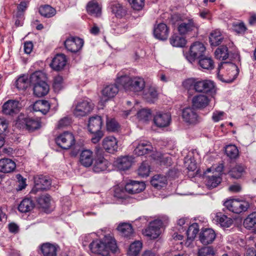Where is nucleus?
Instances as JSON below:
<instances>
[{
  "instance_id": "f257e3e1",
  "label": "nucleus",
  "mask_w": 256,
  "mask_h": 256,
  "mask_svg": "<svg viewBox=\"0 0 256 256\" xmlns=\"http://www.w3.org/2000/svg\"><path fill=\"white\" fill-rule=\"evenodd\" d=\"M182 86L190 96H192L194 92L208 93L214 88L212 81L208 80H198L194 78L186 80L182 82Z\"/></svg>"
},
{
  "instance_id": "f03ea898",
  "label": "nucleus",
  "mask_w": 256,
  "mask_h": 256,
  "mask_svg": "<svg viewBox=\"0 0 256 256\" xmlns=\"http://www.w3.org/2000/svg\"><path fill=\"white\" fill-rule=\"evenodd\" d=\"M93 253L106 256L110 251H116L117 246L115 240L110 234L106 235L102 240H96L91 242L89 246Z\"/></svg>"
},
{
  "instance_id": "7ed1b4c3",
  "label": "nucleus",
  "mask_w": 256,
  "mask_h": 256,
  "mask_svg": "<svg viewBox=\"0 0 256 256\" xmlns=\"http://www.w3.org/2000/svg\"><path fill=\"white\" fill-rule=\"evenodd\" d=\"M116 82L126 90L134 92H142L146 87L144 79L138 76L130 78L126 75L118 76Z\"/></svg>"
},
{
  "instance_id": "20e7f679",
  "label": "nucleus",
  "mask_w": 256,
  "mask_h": 256,
  "mask_svg": "<svg viewBox=\"0 0 256 256\" xmlns=\"http://www.w3.org/2000/svg\"><path fill=\"white\" fill-rule=\"evenodd\" d=\"M45 80L44 74L40 71L34 72L30 78V82L34 86V93L38 97L44 96L49 92V86Z\"/></svg>"
},
{
  "instance_id": "39448f33",
  "label": "nucleus",
  "mask_w": 256,
  "mask_h": 256,
  "mask_svg": "<svg viewBox=\"0 0 256 256\" xmlns=\"http://www.w3.org/2000/svg\"><path fill=\"white\" fill-rule=\"evenodd\" d=\"M239 71L238 66L232 62H221L218 68V77L223 82H231L236 78Z\"/></svg>"
},
{
  "instance_id": "423d86ee",
  "label": "nucleus",
  "mask_w": 256,
  "mask_h": 256,
  "mask_svg": "<svg viewBox=\"0 0 256 256\" xmlns=\"http://www.w3.org/2000/svg\"><path fill=\"white\" fill-rule=\"evenodd\" d=\"M224 206L229 210L236 214L246 212L250 208V204L248 202L238 199L228 200L224 202Z\"/></svg>"
},
{
  "instance_id": "0eeeda50",
  "label": "nucleus",
  "mask_w": 256,
  "mask_h": 256,
  "mask_svg": "<svg viewBox=\"0 0 256 256\" xmlns=\"http://www.w3.org/2000/svg\"><path fill=\"white\" fill-rule=\"evenodd\" d=\"M94 107V105L90 100H84L77 103L73 110V114L76 116H84L89 114Z\"/></svg>"
},
{
  "instance_id": "6e6552de",
  "label": "nucleus",
  "mask_w": 256,
  "mask_h": 256,
  "mask_svg": "<svg viewBox=\"0 0 256 256\" xmlns=\"http://www.w3.org/2000/svg\"><path fill=\"white\" fill-rule=\"evenodd\" d=\"M56 142L62 148L68 150L74 144L75 139L72 134L66 132L58 136Z\"/></svg>"
},
{
  "instance_id": "1a4fd4ad",
  "label": "nucleus",
  "mask_w": 256,
  "mask_h": 256,
  "mask_svg": "<svg viewBox=\"0 0 256 256\" xmlns=\"http://www.w3.org/2000/svg\"><path fill=\"white\" fill-rule=\"evenodd\" d=\"M206 48L202 43L198 42H195L190 46L189 54L186 58L192 63L196 58L202 56Z\"/></svg>"
},
{
  "instance_id": "9d476101",
  "label": "nucleus",
  "mask_w": 256,
  "mask_h": 256,
  "mask_svg": "<svg viewBox=\"0 0 256 256\" xmlns=\"http://www.w3.org/2000/svg\"><path fill=\"white\" fill-rule=\"evenodd\" d=\"M110 163L103 156V151L98 150L96 152L93 170L96 172L105 170L108 166Z\"/></svg>"
},
{
  "instance_id": "9b49d317",
  "label": "nucleus",
  "mask_w": 256,
  "mask_h": 256,
  "mask_svg": "<svg viewBox=\"0 0 256 256\" xmlns=\"http://www.w3.org/2000/svg\"><path fill=\"white\" fill-rule=\"evenodd\" d=\"M172 120L171 115L169 112H158L154 116L153 122L158 128L168 126Z\"/></svg>"
},
{
  "instance_id": "f8f14e48",
  "label": "nucleus",
  "mask_w": 256,
  "mask_h": 256,
  "mask_svg": "<svg viewBox=\"0 0 256 256\" xmlns=\"http://www.w3.org/2000/svg\"><path fill=\"white\" fill-rule=\"evenodd\" d=\"M162 222L160 220H154L150 222V225L144 232V234L150 239L156 238L160 234V228Z\"/></svg>"
},
{
  "instance_id": "ddd939ff",
  "label": "nucleus",
  "mask_w": 256,
  "mask_h": 256,
  "mask_svg": "<svg viewBox=\"0 0 256 256\" xmlns=\"http://www.w3.org/2000/svg\"><path fill=\"white\" fill-rule=\"evenodd\" d=\"M84 41L78 37H70L64 42L65 48L72 52H78L83 46Z\"/></svg>"
},
{
  "instance_id": "4468645a",
  "label": "nucleus",
  "mask_w": 256,
  "mask_h": 256,
  "mask_svg": "<svg viewBox=\"0 0 256 256\" xmlns=\"http://www.w3.org/2000/svg\"><path fill=\"white\" fill-rule=\"evenodd\" d=\"M197 28V26L192 18H186L180 22L178 28L179 33L184 35L190 33Z\"/></svg>"
},
{
  "instance_id": "2eb2a0df",
  "label": "nucleus",
  "mask_w": 256,
  "mask_h": 256,
  "mask_svg": "<svg viewBox=\"0 0 256 256\" xmlns=\"http://www.w3.org/2000/svg\"><path fill=\"white\" fill-rule=\"evenodd\" d=\"M18 124H22L28 131H34L40 127V122L38 120H35L32 118H18Z\"/></svg>"
},
{
  "instance_id": "dca6fc26",
  "label": "nucleus",
  "mask_w": 256,
  "mask_h": 256,
  "mask_svg": "<svg viewBox=\"0 0 256 256\" xmlns=\"http://www.w3.org/2000/svg\"><path fill=\"white\" fill-rule=\"evenodd\" d=\"M182 118L188 124H196L200 122V117L192 108H186L182 110Z\"/></svg>"
},
{
  "instance_id": "f3484780",
  "label": "nucleus",
  "mask_w": 256,
  "mask_h": 256,
  "mask_svg": "<svg viewBox=\"0 0 256 256\" xmlns=\"http://www.w3.org/2000/svg\"><path fill=\"white\" fill-rule=\"evenodd\" d=\"M20 104L16 100H8L2 106V112L7 115H12L20 110Z\"/></svg>"
},
{
  "instance_id": "a211bd4d",
  "label": "nucleus",
  "mask_w": 256,
  "mask_h": 256,
  "mask_svg": "<svg viewBox=\"0 0 256 256\" xmlns=\"http://www.w3.org/2000/svg\"><path fill=\"white\" fill-rule=\"evenodd\" d=\"M210 103L208 96L199 94L194 96L192 100V106L194 108L202 110L206 108Z\"/></svg>"
},
{
  "instance_id": "6ab92c4d",
  "label": "nucleus",
  "mask_w": 256,
  "mask_h": 256,
  "mask_svg": "<svg viewBox=\"0 0 256 256\" xmlns=\"http://www.w3.org/2000/svg\"><path fill=\"white\" fill-rule=\"evenodd\" d=\"M118 141L112 136L106 137L102 140V147L108 152L113 154L118 150Z\"/></svg>"
},
{
  "instance_id": "aec40b11",
  "label": "nucleus",
  "mask_w": 256,
  "mask_h": 256,
  "mask_svg": "<svg viewBox=\"0 0 256 256\" xmlns=\"http://www.w3.org/2000/svg\"><path fill=\"white\" fill-rule=\"evenodd\" d=\"M216 234L212 228H206L200 234L199 240L204 245L212 243L216 238Z\"/></svg>"
},
{
  "instance_id": "412c9836",
  "label": "nucleus",
  "mask_w": 256,
  "mask_h": 256,
  "mask_svg": "<svg viewBox=\"0 0 256 256\" xmlns=\"http://www.w3.org/2000/svg\"><path fill=\"white\" fill-rule=\"evenodd\" d=\"M143 98L149 102H154L158 98V93L155 86H147L142 92Z\"/></svg>"
},
{
  "instance_id": "4be33fe9",
  "label": "nucleus",
  "mask_w": 256,
  "mask_h": 256,
  "mask_svg": "<svg viewBox=\"0 0 256 256\" xmlns=\"http://www.w3.org/2000/svg\"><path fill=\"white\" fill-rule=\"evenodd\" d=\"M145 184L142 182L130 181L126 185V190L130 194L139 193L145 188Z\"/></svg>"
},
{
  "instance_id": "5701e85b",
  "label": "nucleus",
  "mask_w": 256,
  "mask_h": 256,
  "mask_svg": "<svg viewBox=\"0 0 256 256\" xmlns=\"http://www.w3.org/2000/svg\"><path fill=\"white\" fill-rule=\"evenodd\" d=\"M169 31L167 26L160 23L155 26L154 30V36L160 40H166L168 36Z\"/></svg>"
},
{
  "instance_id": "b1692460",
  "label": "nucleus",
  "mask_w": 256,
  "mask_h": 256,
  "mask_svg": "<svg viewBox=\"0 0 256 256\" xmlns=\"http://www.w3.org/2000/svg\"><path fill=\"white\" fill-rule=\"evenodd\" d=\"M102 125V120L101 116H96L89 118L88 128L90 132H100Z\"/></svg>"
},
{
  "instance_id": "393cba45",
  "label": "nucleus",
  "mask_w": 256,
  "mask_h": 256,
  "mask_svg": "<svg viewBox=\"0 0 256 256\" xmlns=\"http://www.w3.org/2000/svg\"><path fill=\"white\" fill-rule=\"evenodd\" d=\"M94 161L93 153L89 150H83L80 156V162L85 167L92 166Z\"/></svg>"
},
{
  "instance_id": "a878e982",
  "label": "nucleus",
  "mask_w": 256,
  "mask_h": 256,
  "mask_svg": "<svg viewBox=\"0 0 256 256\" xmlns=\"http://www.w3.org/2000/svg\"><path fill=\"white\" fill-rule=\"evenodd\" d=\"M118 92V86L116 84H110L106 86L102 91V98L104 101L114 97Z\"/></svg>"
},
{
  "instance_id": "bb28decb",
  "label": "nucleus",
  "mask_w": 256,
  "mask_h": 256,
  "mask_svg": "<svg viewBox=\"0 0 256 256\" xmlns=\"http://www.w3.org/2000/svg\"><path fill=\"white\" fill-rule=\"evenodd\" d=\"M66 62V58L64 54H58L52 59L51 67L56 70H60L64 68Z\"/></svg>"
},
{
  "instance_id": "cd10ccee",
  "label": "nucleus",
  "mask_w": 256,
  "mask_h": 256,
  "mask_svg": "<svg viewBox=\"0 0 256 256\" xmlns=\"http://www.w3.org/2000/svg\"><path fill=\"white\" fill-rule=\"evenodd\" d=\"M152 150L150 142L147 141L140 142L134 150V152L138 156H142L150 153Z\"/></svg>"
},
{
  "instance_id": "c85d7f7f",
  "label": "nucleus",
  "mask_w": 256,
  "mask_h": 256,
  "mask_svg": "<svg viewBox=\"0 0 256 256\" xmlns=\"http://www.w3.org/2000/svg\"><path fill=\"white\" fill-rule=\"evenodd\" d=\"M16 167V164L10 158H2L0 160V172L8 173L13 172Z\"/></svg>"
},
{
  "instance_id": "c756f323",
  "label": "nucleus",
  "mask_w": 256,
  "mask_h": 256,
  "mask_svg": "<svg viewBox=\"0 0 256 256\" xmlns=\"http://www.w3.org/2000/svg\"><path fill=\"white\" fill-rule=\"evenodd\" d=\"M57 250L56 246L49 242L40 246V250L44 256H56Z\"/></svg>"
},
{
  "instance_id": "7c9ffc66",
  "label": "nucleus",
  "mask_w": 256,
  "mask_h": 256,
  "mask_svg": "<svg viewBox=\"0 0 256 256\" xmlns=\"http://www.w3.org/2000/svg\"><path fill=\"white\" fill-rule=\"evenodd\" d=\"M86 10L92 16H99L101 14L102 7L95 0L90 1L87 4Z\"/></svg>"
},
{
  "instance_id": "2f4dec72",
  "label": "nucleus",
  "mask_w": 256,
  "mask_h": 256,
  "mask_svg": "<svg viewBox=\"0 0 256 256\" xmlns=\"http://www.w3.org/2000/svg\"><path fill=\"white\" fill-rule=\"evenodd\" d=\"M50 108L48 102L44 100H40L36 102L33 104V110L36 112H40L43 114H46Z\"/></svg>"
},
{
  "instance_id": "473e14b6",
  "label": "nucleus",
  "mask_w": 256,
  "mask_h": 256,
  "mask_svg": "<svg viewBox=\"0 0 256 256\" xmlns=\"http://www.w3.org/2000/svg\"><path fill=\"white\" fill-rule=\"evenodd\" d=\"M209 39L211 46H216L222 42L224 38L220 30L217 29L210 32Z\"/></svg>"
},
{
  "instance_id": "72a5a7b5",
  "label": "nucleus",
  "mask_w": 256,
  "mask_h": 256,
  "mask_svg": "<svg viewBox=\"0 0 256 256\" xmlns=\"http://www.w3.org/2000/svg\"><path fill=\"white\" fill-rule=\"evenodd\" d=\"M118 230L122 236L128 238H130L134 234V230L132 225L128 223L120 224Z\"/></svg>"
},
{
  "instance_id": "f704fd0d",
  "label": "nucleus",
  "mask_w": 256,
  "mask_h": 256,
  "mask_svg": "<svg viewBox=\"0 0 256 256\" xmlns=\"http://www.w3.org/2000/svg\"><path fill=\"white\" fill-rule=\"evenodd\" d=\"M214 218L222 227H230L233 222V220L231 218L228 217L221 212L216 213Z\"/></svg>"
},
{
  "instance_id": "c9c22d12",
  "label": "nucleus",
  "mask_w": 256,
  "mask_h": 256,
  "mask_svg": "<svg viewBox=\"0 0 256 256\" xmlns=\"http://www.w3.org/2000/svg\"><path fill=\"white\" fill-rule=\"evenodd\" d=\"M166 176L161 174H156L152 178L150 183L154 188L160 189L166 185Z\"/></svg>"
},
{
  "instance_id": "e433bc0d",
  "label": "nucleus",
  "mask_w": 256,
  "mask_h": 256,
  "mask_svg": "<svg viewBox=\"0 0 256 256\" xmlns=\"http://www.w3.org/2000/svg\"><path fill=\"white\" fill-rule=\"evenodd\" d=\"M34 206V203L30 198H26L22 200L18 206V210L22 212H27L32 210Z\"/></svg>"
},
{
  "instance_id": "4c0bfd02",
  "label": "nucleus",
  "mask_w": 256,
  "mask_h": 256,
  "mask_svg": "<svg viewBox=\"0 0 256 256\" xmlns=\"http://www.w3.org/2000/svg\"><path fill=\"white\" fill-rule=\"evenodd\" d=\"M198 65L201 68L210 70L214 68V63L213 60L210 57L202 56L198 60Z\"/></svg>"
},
{
  "instance_id": "58836bf2",
  "label": "nucleus",
  "mask_w": 256,
  "mask_h": 256,
  "mask_svg": "<svg viewBox=\"0 0 256 256\" xmlns=\"http://www.w3.org/2000/svg\"><path fill=\"white\" fill-rule=\"evenodd\" d=\"M112 12L117 18H122L126 14V10L122 5L117 2H113L110 4Z\"/></svg>"
},
{
  "instance_id": "ea45409f",
  "label": "nucleus",
  "mask_w": 256,
  "mask_h": 256,
  "mask_svg": "<svg viewBox=\"0 0 256 256\" xmlns=\"http://www.w3.org/2000/svg\"><path fill=\"white\" fill-rule=\"evenodd\" d=\"M132 162V157L126 156L118 158L116 160V164L119 169L124 170L130 167Z\"/></svg>"
},
{
  "instance_id": "a19ab883",
  "label": "nucleus",
  "mask_w": 256,
  "mask_h": 256,
  "mask_svg": "<svg viewBox=\"0 0 256 256\" xmlns=\"http://www.w3.org/2000/svg\"><path fill=\"white\" fill-rule=\"evenodd\" d=\"M36 184L38 186V188L42 190H47L50 188L52 182L48 176L42 175L36 180Z\"/></svg>"
},
{
  "instance_id": "79ce46f5",
  "label": "nucleus",
  "mask_w": 256,
  "mask_h": 256,
  "mask_svg": "<svg viewBox=\"0 0 256 256\" xmlns=\"http://www.w3.org/2000/svg\"><path fill=\"white\" fill-rule=\"evenodd\" d=\"M246 172L245 168L242 164H236L229 172L230 175L234 178H240Z\"/></svg>"
},
{
  "instance_id": "37998d69",
  "label": "nucleus",
  "mask_w": 256,
  "mask_h": 256,
  "mask_svg": "<svg viewBox=\"0 0 256 256\" xmlns=\"http://www.w3.org/2000/svg\"><path fill=\"white\" fill-rule=\"evenodd\" d=\"M39 12L42 16L49 18L56 14V10L49 5H44L40 7Z\"/></svg>"
},
{
  "instance_id": "c03bdc74",
  "label": "nucleus",
  "mask_w": 256,
  "mask_h": 256,
  "mask_svg": "<svg viewBox=\"0 0 256 256\" xmlns=\"http://www.w3.org/2000/svg\"><path fill=\"white\" fill-rule=\"evenodd\" d=\"M170 44L176 47H184L186 44V39L178 34H173L170 39Z\"/></svg>"
},
{
  "instance_id": "a18cd8bd",
  "label": "nucleus",
  "mask_w": 256,
  "mask_h": 256,
  "mask_svg": "<svg viewBox=\"0 0 256 256\" xmlns=\"http://www.w3.org/2000/svg\"><path fill=\"white\" fill-rule=\"evenodd\" d=\"M142 248V243L140 241H136L132 244L128 251L129 256H137Z\"/></svg>"
},
{
  "instance_id": "49530a36",
  "label": "nucleus",
  "mask_w": 256,
  "mask_h": 256,
  "mask_svg": "<svg viewBox=\"0 0 256 256\" xmlns=\"http://www.w3.org/2000/svg\"><path fill=\"white\" fill-rule=\"evenodd\" d=\"M214 54L217 59L224 60L228 57V48L224 46L218 48L215 51Z\"/></svg>"
},
{
  "instance_id": "de8ad7c7",
  "label": "nucleus",
  "mask_w": 256,
  "mask_h": 256,
  "mask_svg": "<svg viewBox=\"0 0 256 256\" xmlns=\"http://www.w3.org/2000/svg\"><path fill=\"white\" fill-rule=\"evenodd\" d=\"M106 128L108 132H116L118 130L120 126L114 118H108L106 122Z\"/></svg>"
},
{
  "instance_id": "09e8293b",
  "label": "nucleus",
  "mask_w": 256,
  "mask_h": 256,
  "mask_svg": "<svg viewBox=\"0 0 256 256\" xmlns=\"http://www.w3.org/2000/svg\"><path fill=\"white\" fill-rule=\"evenodd\" d=\"M30 80L26 76H20L16 82V86L20 90H24L28 86Z\"/></svg>"
},
{
  "instance_id": "8fccbe9b",
  "label": "nucleus",
  "mask_w": 256,
  "mask_h": 256,
  "mask_svg": "<svg viewBox=\"0 0 256 256\" xmlns=\"http://www.w3.org/2000/svg\"><path fill=\"white\" fill-rule=\"evenodd\" d=\"M226 156L231 159L236 158L238 156V150L235 145L230 144L225 148Z\"/></svg>"
},
{
  "instance_id": "3c124183",
  "label": "nucleus",
  "mask_w": 256,
  "mask_h": 256,
  "mask_svg": "<svg viewBox=\"0 0 256 256\" xmlns=\"http://www.w3.org/2000/svg\"><path fill=\"white\" fill-rule=\"evenodd\" d=\"M256 224V212H253L244 220V225L246 228L250 229Z\"/></svg>"
},
{
  "instance_id": "603ef678",
  "label": "nucleus",
  "mask_w": 256,
  "mask_h": 256,
  "mask_svg": "<svg viewBox=\"0 0 256 256\" xmlns=\"http://www.w3.org/2000/svg\"><path fill=\"white\" fill-rule=\"evenodd\" d=\"M221 182L220 177L216 176H208L207 178L206 186L210 188H216Z\"/></svg>"
},
{
  "instance_id": "864d4df0",
  "label": "nucleus",
  "mask_w": 256,
  "mask_h": 256,
  "mask_svg": "<svg viewBox=\"0 0 256 256\" xmlns=\"http://www.w3.org/2000/svg\"><path fill=\"white\" fill-rule=\"evenodd\" d=\"M50 197L49 195H42L38 199V203L41 208L46 209L50 206Z\"/></svg>"
},
{
  "instance_id": "5fc2aeb1",
  "label": "nucleus",
  "mask_w": 256,
  "mask_h": 256,
  "mask_svg": "<svg viewBox=\"0 0 256 256\" xmlns=\"http://www.w3.org/2000/svg\"><path fill=\"white\" fill-rule=\"evenodd\" d=\"M216 250L212 246L203 247L198 250V256H214Z\"/></svg>"
},
{
  "instance_id": "6e6d98bb",
  "label": "nucleus",
  "mask_w": 256,
  "mask_h": 256,
  "mask_svg": "<svg viewBox=\"0 0 256 256\" xmlns=\"http://www.w3.org/2000/svg\"><path fill=\"white\" fill-rule=\"evenodd\" d=\"M137 116L140 120L147 122L151 117V112L150 110L144 108L138 112Z\"/></svg>"
},
{
  "instance_id": "4d7b16f0",
  "label": "nucleus",
  "mask_w": 256,
  "mask_h": 256,
  "mask_svg": "<svg viewBox=\"0 0 256 256\" xmlns=\"http://www.w3.org/2000/svg\"><path fill=\"white\" fill-rule=\"evenodd\" d=\"M131 7L136 10H142L144 6V0H128Z\"/></svg>"
},
{
  "instance_id": "13d9d810",
  "label": "nucleus",
  "mask_w": 256,
  "mask_h": 256,
  "mask_svg": "<svg viewBox=\"0 0 256 256\" xmlns=\"http://www.w3.org/2000/svg\"><path fill=\"white\" fill-rule=\"evenodd\" d=\"M53 88L55 92H59L63 87V78L60 76H57L54 78Z\"/></svg>"
},
{
  "instance_id": "bf43d9fd",
  "label": "nucleus",
  "mask_w": 256,
  "mask_h": 256,
  "mask_svg": "<svg viewBox=\"0 0 256 256\" xmlns=\"http://www.w3.org/2000/svg\"><path fill=\"white\" fill-rule=\"evenodd\" d=\"M198 232V226L193 224L189 226L186 232L188 238L190 240L194 239Z\"/></svg>"
},
{
  "instance_id": "052dcab7",
  "label": "nucleus",
  "mask_w": 256,
  "mask_h": 256,
  "mask_svg": "<svg viewBox=\"0 0 256 256\" xmlns=\"http://www.w3.org/2000/svg\"><path fill=\"white\" fill-rule=\"evenodd\" d=\"M150 173V166L148 163L144 162L142 163L138 170L139 176L144 177L148 176Z\"/></svg>"
},
{
  "instance_id": "680f3d73",
  "label": "nucleus",
  "mask_w": 256,
  "mask_h": 256,
  "mask_svg": "<svg viewBox=\"0 0 256 256\" xmlns=\"http://www.w3.org/2000/svg\"><path fill=\"white\" fill-rule=\"evenodd\" d=\"M126 187L124 188L122 187L117 186L114 188V196L118 198H126Z\"/></svg>"
},
{
  "instance_id": "e2e57ef3",
  "label": "nucleus",
  "mask_w": 256,
  "mask_h": 256,
  "mask_svg": "<svg viewBox=\"0 0 256 256\" xmlns=\"http://www.w3.org/2000/svg\"><path fill=\"white\" fill-rule=\"evenodd\" d=\"M234 30L238 34L244 33L246 30V27L243 22H234L232 24Z\"/></svg>"
},
{
  "instance_id": "0e129e2a",
  "label": "nucleus",
  "mask_w": 256,
  "mask_h": 256,
  "mask_svg": "<svg viewBox=\"0 0 256 256\" xmlns=\"http://www.w3.org/2000/svg\"><path fill=\"white\" fill-rule=\"evenodd\" d=\"M185 166L190 171H194L196 168V164L195 161L191 159L188 160L187 162H185Z\"/></svg>"
},
{
  "instance_id": "69168bd1",
  "label": "nucleus",
  "mask_w": 256,
  "mask_h": 256,
  "mask_svg": "<svg viewBox=\"0 0 256 256\" xmlns=\"http://www.w3.org/2000/svg\"><path fill=\"white\" fill-rule=\"evenodd\" d=\"M70 120L68 118H64L59 120L57 127L58 128H62L70 124Z\"/></svg>"
},
{
  "instance_id": "338daca9",
  "label": "nucleus",
  "mask_w": 256,
  "mask_h": 256,
  "mask_svg": "<svg viewBox=\"0 0 256 256\" xmlns=\"http://www.w3.org/2000/svg\"><path fill=\"white\" fill-rule=\"evenodd\" d=\"M92 133L94 134V136L92 138V142L94 144L98 143L104 136V134L102 131Z\"/></svg>"
},
{
  "instance_id": "774afa93",
  "label": "nucleus",
  "mask_w": 256,
  "mask_h": 256,
  "mask_svg": "<svg viewBox=\"0 0 256 256\" xmlns=\"http://www.w3.org/2000/svg\"><path fill=\"white\" fill-rule=\"evenodd\" d=\"M224 115V112H214L212 114V118L214 122H218L222 120Z\"/></svg>"
}]
</instances>
